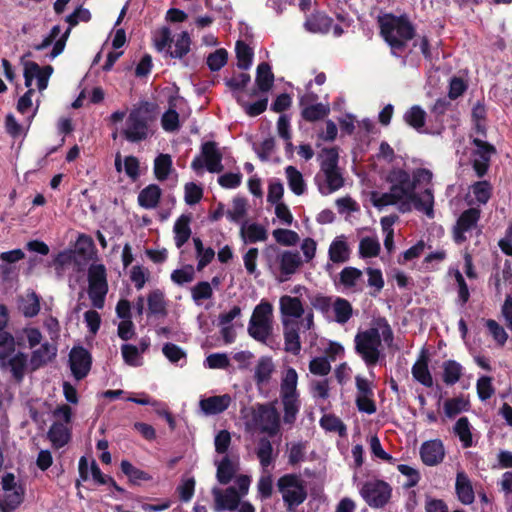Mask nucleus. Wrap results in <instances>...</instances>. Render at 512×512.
<instances>
[{
	"instance_id": "obj_39",
	"label": "nucleus",
	"mask_w": 512,
	"mask_h": 512,
	"mask_svg": "<svg viewBox=\"0 0 512 512\" xmlns=\"http://www.w3.org/2000/svg\"><path fill=\"white\" fill-rule=\"evenodd\" d=\"M442 369L443 382L449 386L456 384L463 374L462 365L455 360L444 361L442 364Z\"/></svg>"
},
{
	"instance_id": "obj_41",
	"label": "nucleus",
	"mask_w": 512,
	"mask_h": 512,
	"mask_svg": "<svg viewBox=\"0 0 512 512\" xmlns=\"http://www.w3.org/2000/svg\"><path fill=\"white\" fill-rule=\"evenodd\" d=\"M235 52L237 67L242 70H248L252 65L254 56L252 48L244 41L238 40L235 44Z\"/></svg>"
},
{
	"instance_id": "obj_56",
	"label": "nucleus",
	"mask_w": 512,
	"mask_h": 512,
	"mask_svg": "<svg viewBox=\"0 0 512 512\" xmlns=\"http://www.w3.org/2000/svg\"><path fill=\"white\" fill-rule=\"evenodd\" d=\"M321 427L329 432H338L340 436L346 433V426L340 418L333 414L324 415L320 419Z\"/></svg>"
},
{
	"instance_id": "obj_27",
	"label": "nucleus",
	"mask_w": 512,
	"mask_h": 512,
	"mask_svg": "<svg viewBox=\"0 0 512 512\" xmlns=\"http://www.w3.org/2000/svg\"><path fill=\"white\" fill-rule=\"evenodd\" d=\"M56 356V348L48 342L43 343L38 349L31 354L30 364L32 370H37L46 365Z\"/></svg>"
},
{
	"instance_id": "obj_46",
	"label": "nucleus",
	"mask_w": 512,
	"mask_h": 512,
	"mask_svg": "<svg viewBox=\"0 0 512 512\" xmlns=\"http://www.w3.org/2000/svg\"><path fill=\"white\" fill-rule=\"evenodd\" d=\"M120 467L121 471L134 485H139L141 482L150 481L152 479V476L149 473L133 466L128 460H122Z\"/></svg>"
},
{
	"instance_id": "obj_21",
	"label": "nucleus",
	"mask_w": 512,
	"mask_h": 512,
	"mask_svg": "<svg viewBox=\"0 0 512 512\" xmlns=\"http://www.w3.org/2000/svg\"><path fill=\"white\" fill-rule=\"evenodd\" d=\"M284 344L285 351L298 355L301 350V341L299 336V326L297 322H289L284 320Z\"/></svg>"
},
{
	"instance_id": "obj_42",
	"label": "nucleus",
	"mask_w": 512,
	"mask_h": 512,
	"mask_svg": "<svg viewBox=\"0 0 512 512\" xmlns=\"http://www.w3.org/2000/svg\"><path fill=\"white\" fill-rule=\"evenodd\" d=\"M16 343L10 332L0 333V367L6 368V363L15 352Z\"/></svg>"
},
{
	"instance_id": "obj_36",
	"label": "nucleus",
	"mask_w": 512,
	"mask_h": 512,
	"mask_svg": "<svg viewBox=\"0 0 512 512\" xmlns=\"http://www.w3.org/2000/svg\"><path fill=\"white\" fill-rule=\"evenodd\" d=\"M495 270L496 271L490 277L489 284L494 287L496 295L501 296L502 286L511 283L512 272L509 260L505 261V266L501 272L499 271V267H495Z\"/></svg>"
},
{
	"instance_id": "obj_17",
	"label": "nucleus",
	"mask_w": 512,
	"mask_h": 512,
	"mask_svg": "<svg viewBox=\"0 0 512 512\" xmlns=\"http://www.w3.org/2000/svg\"><path fill=\"white\" fill-rule=\"evenodd\" d=\"M318 190L322 195H329L341 189L345 184V179L341 169L318 173L315 177Z\"/></svg>"
},
{
	"instance_id": "obj_3",
	"label": "nucleus",
	"mask_w": 512,
	"mask_h": 512,
	"mask_svg": "<svg viewBox=\"0 0 512 512\" xmlns=\"http://www.w3.org/2000/svg\"><path fill=\"white\" fill-rule=\"evenodd\" d=\"M154 117L148 103L134 107L128 114L122 136L130 143H139L147 140L154 134L152 128Z\"/></svg>"
},
{
	"instance_id": "obj_25",
	"label": "nucleus",
	"mask_w": 512,
	"mask_h": 512,
	"mask_svg": "<svg viewBox=\"0 0 512 512\" xmlns=\"http://www.w3.org/2000/svg\"><path fill=\"white\" fill-rule=\"evenodd\" d=\"M455 490L458 499L464 505H470L474 502L475 495L472 484L464 472H458L456 476Z\"/></svg>"
},
{
	"instance_id": "obj_30",
	"label": "nucleus",
	"mask_w": 512,
	"mask_h": 512,
	"mask_svg": "<svg viewBox=\"0 0 512 512\" xmlns=\"http://www.w3.org/2000/svg\"><path fill=\"white\" fill-rule=\"evenodd\" d=\"M47 437L51 441L53 447L62 448L69 442L71 433L64 423L56 421L49 428Z\"/></svg>"
},
{
	"instance_id": "obj_43",
	"label": "nucleus",
	"mask_w": 512,
	"mask_h": 512,
	"mask_svg": "<svg viewBox=\"0 0 512 512\" xmlns=\"http://www.w3.org/2000/svg\"><path fill=\"white\" fill-rule=\"evenodd\" d=\"M332 305L335 321L342 325L347 323L353 315L351 303L345 298L336 297Z\"/></svg>"
},
{
	"instance_id": "obj_6",
	"label": "nucleus",
	"mask_w": 512,
	"mask_h": 512,
	"mask_svg": "<svg viewBox=\"0 0 512 512\" xmlns=\"http://www.w3.org/2000/svg\"><path fill=\"white\" fill-rule=\"evenodd\" d=\"M272 305L269 302H260L253 310L248 325V334L256 341L266 343L272 334Z\"/></svg>"
},
{
	"instance_id": "obj_28",
	"label": "nucleus",
	"mask_w": 512,
	"mask_h": 512,
	"mask_svg": "<svg viewBox=\"0 0 512 512\" xmlns=\"http://www.w3.org/2000/svg\"><path fill=\"white\" fill-rule=\"evenodd\" d=\"M255 83L260 92L267 93L274 85V74L267 62H261L257 66Z\"/></svg>"
},
{
	"instance_id": "obj_59",
	"label": "nucleus",
	"mask_w": 512,
	"mask_h": 512,
	"mask_svg": "<svg viewBox=\"0 0 512 512\" xmlns=\"http://www.w3.org/2000/svg\"><path fill=\"white\" fill-rule=\"evenodd\" d=\"M108 292V286L89 285L88 295L92 305L97 309H102L105 303V296Z\"/></svg>"
},
{
	"instance_id": "obj_20",
	"label": "nucleus",
	"mask_w": 512,
	"mask_h": 512,
	"mask_svg": "<svg viewBox=\"0 0 512 512\" xmlns=\"http://www.w3.org/2000/svg\"><path fill=\"white\" fill-rule=\"evenodd\" d=\"M428 363L429 357L426 351L423 350L418 360L412 366L411 372L416 381L430 388L433 386V377L429 371Z\"/></svg>"
},
{
	"instance_id": "obj_10",
	"label": "nucleus",
	"mask_w": 512,
	"mask_h": 512,
	"mask_svg": "<svg viewBox=\"0 0 512 512\" xmlns=\"http://www.w3.org/2000/svg\"><path fill=\"white\" fill-rule=\"evenodd\" d=\"M392 489L383 480L368 481L364 483L360 494L370 507H384L391 498Z\"/></svg>"
},
{
	"instance_id": "obj_58",
	"label": "nucleus",
	"mask_w": 512,
	"mask_h": 512,
	"mask_svg": "<svg viewBox=\"0 0 512 512\" xmlns=\"http://www.w3.org/2000/svg\"><path fill=\"white\" fill-rule=\"evenodd\" d=\"M372 204L377 208H382L389 205H395L401 201L400 196L394 193L391 189L389 192L381 193L372 192L371 194Z\"/></svg>"
},
{
	"instance_id": "obj_47",
	"label": "nucleus",
	"mask_w": 512,
	"mask_h": 512,
	"mask_svg": "<svg viewBox=\"0 0 512 512\" xmlns=\"http://www.w3.org/2000/svg\"><path fill=\"white\" fill-rule=\"evenodd\" d=\"M453 430L455 435L458 436L464 448H469L473 445L471 425L467 417L459 418L456 421Z\"/></svg>"
},
{
	"instance_id": "obj_55",
	"label": "nucleus",
	"mask_w": 512,
	"mask_h": 512,
	"mask_svg": "<svg viewBox=\"0 0 512 512\" xmlns=\"http://www.w3.org/2000/svg\"><path fill=\"white\" fill-rule=\"evenodd\" d=\"M237 103L244 109L247 115L256 117L266 111L268 105V98L264 97L254 103L244 102L239 95L235 96Z\"/></svg>"
},
{
	"instance_id": "obj_64",
	"label": "nucleus",
	"mask_w": 512,
	"mask_h": 512,
	"mask_svg": "<svg viewBox=\"0 0 512 512\" xmlns=\"http://www.w3.org/2000/svg\"><path fill=\"white\" fill-rule=\"evenodd\" d=\"M273 237L279 244L285 246L296 245L297 242L299 241L298 234L295 231L289 229H275L273 231Z\"/></svg>"
},
{
	"instance_id": "obj_33",
	"label": "nucleus",
	"mask_w": 512,
	"mask_h": 512,
	"mask_svg": "<svg viewBox=\"0 0 512 512\" xmlns=\"http://www.w3.org/2000/svg\"><path fill=\"white\" fill-rule=\"evenodd\" d=\"M426 112L418 105L412 106L408 109L403 116L406 124L418 132H422L426 123Z\"/></svg>"
},
{
	"instance_id": "obj_24",
	"label": "nucleus",
	"mask_w": 512,
	"mask_h": 512,
	"mask_svg": "<svg viewBox=\"0 0 512 512\" xmlns=\"http://www.w3.org/2000/svg\"><path fill=\"white\" fill-rule=\"evenodd\" d=\"M148 312L147 316L165 318L168 314L167 301L165 295L160 289L151 291L147 296Z\"/></svg>"
},
{
	"instance_id": "obj_60",
	"label": "nucleus",
	"mask_w": 512,
	"mask_h": 512,
	"mask_svg": "<svg viewBox=\"0 0 512 512\" xmlns=\"http://www.w3.org/2000/svg\"><path fill=\"white\" fill-rule=\"evenodd\" d=\"M247 213V201L243 197L233 199V208L228 210L226 215L232 222H239Z\"/></svg>"
},
{
	"instance_id": "obj_5",
	"label": "nucleus",
	"mask_w": 512,
	"mask_h": 512,
	"mask_svg": "<svg viewBox=\"0 0 512 512\" xmlns=\"http://www.w3.org/2000/svg\"><path fill=\"white\" fill-rule=\"evenodd\" d=\"M355 352L368 367L375 366L381 355V334L376 327L358 331L354 337Z\"/></svg>"
},
{
	"instance_id": "obj_1",
	"label": "nucleus",
	"mask_w": 512,
	"mask_h": 512,
	"mask_svg": "<svg viewBox=\"0 0 512 512\" xmlns=\"http://www.w3.org/2000/svg\"><path fill=\"white\" fill-rule=\"evenodd\" d=\"M380 35L390 47L391 54L401 57L408 42L415 38L416 28L407 14L386 13L378 18Z\"/></svg>"
},
{
	"instance_id": "obj_50",
	"label": "nucleus",
	"mask_w": 512,
	"mask_h": 512,
	"mask_svg": "<svg viewBox=\"0 0 512 512\" xmlns=\"http://www.w3.org/2000/svg\"><path fill=\"white\" fill-rule=\"evenodd\" d=\"M236 473V468L230 458L225 456L217 465L216 477L220 484L226 485L231 482Z\"/></svg>"
},
{
	"instance_id": "obj_61",
	"label": "nucleus",
	"mask_w": 512,
	"mask_h": 512,
	"mask_svg": "<svg viewBox=\"0 0 512 512\" xmlns=\"http://www.w3.org/2000/svg\"><path fill=\"white\" fill-rule=\"evenodd\" d=\"M89 285L108 286L106 268L102 264L92 265L88 270Z\"/></svg>"
},
{
	"instance_id": "obj_53",
	"label": "nucleus",
	"mask_w": 512,
	"mask_h": 512,
	"mask_svg": "<svg viewBox=\"0 0 512 512\" xmlns=\"http://www.w3.org/2000/svg\"><path fill=\"white\" fill-rule=\"evenodd\" d=\"M256 454L263 467H267L272 463L273 447L268 438L262 437L259 439Z\"/></svg>"
},
{
	"instance_id": "obj_9",
	"label": "nucleus",
	"mask_w": 512,
	"mask_h": 512,
	"mask_svg": "<svg viewBox=\"0 0 512 512\" xmlns=\"http://www.w3.org/2000/svg\"><path fill=\"white\" fill-rule=\"evenodd\" d=\"M474 149L471 151V163L473 170L479 178L485 176L490 167L491 157L496 154V148L480 137L471 136Z\"/></svg>"
},
{
	"instance_id": "obj_15",
	"label": "nucleus",
	"mask_w": 512,
	"mask_h": 512,
	"mask_svg": "<svg viewBox=\"0 0 512 512\" xmlns=\"http://www.w3.org/2000/svg\"><path fill=\"white\" fill-rule=\"evenodd\" d=\"M317 99L318 96L314 93H307L299 98V105L302 107L301 116L305 121L315 122L322 120L329 114V107L322 103L308 105Z\"/></svg>"
},
{
	"instance_id": "obj_49",
	"label": "nucleus",
	"mask_w": 512,
	"mask_h": 512,
	"mask_svg": "<svg viewBox=\"0 0 512 512\" xmlns=\"http://www.w3.org/2000/svg\"><path fill=\"white\" fill-rule=\"evenodd\" d=\"M339 153L337 147L324 148L322 150V160L320 162V173L340 169L338 166Z\"/></svg>"
},
{
	"instance_id": "obj_23",
	"label": "nucleus",
	"mask_w": 512,
	"mask_h": 512,
	"mask_svg": "<svg viewBox=\"0 0 512 512\" xmlns=\"http://www.w3.org/2000/svg\"><path fill=\"white\" fill-rule=\"evenodd\" d=\"M161 196V188L157 184H149L139 192L137 202L140 207L151 210L158 207Z\"/></svg>"
},
{
	"instance_id": "obj_40",
	"label": "nucleus",
	"mask_w": 512,
	"mask_h": 512,
	"mask_svg": "<svg viewBox=\"0 0 512 512\" xmlns=\"http://www.w3.org/2000/svg\"><path fill=\"white\" fill-rule=\"evenodd\" d=\"M298 374L296 370L289 367L283 376L280 384V396H300L297 390Z\"/></svg>"
},
{
	"instance_id": "obj_35",
	"label": "nucleus",
	"mask_w": 512,
	"mask_h": 512,
	"mask_svg": "<svg viewBox=\"0 0 512 512\" xmlns=\"http://www.w3.org/2000/svg\"><path fill=\"white\" fill-rule=\"evenodd\" d=\"M280 310L284 316H291L295 318H300L304 313L301 300L298 297H291L288 295L280 298Z\"/></svg>"
},
{
	"instance_id": "obj_19",
	"label": "nucleus",
	"mask_w": 512,
	"mask_h": 512,
	"mask_svg": "<svg viewBox=\"0 0 512 512\" xmlns=\"http://www.w3.org/2000/svg\"><path fill=\"white\" fill-rule=\"evenodd\" d=\"M231 400L229 394L210 396L200 401V407L206 415H217L228 409Z\"/></svg>"
},
{
	"instance_id": "obj_12",
	"label": "nucleus",
	"mask_w": 512,
	"mask_h": 512,
	"mask_svg": "<svg viewBox=\"0 0 512 512\" xmlns=\"http://www.w3.org/2000/svg\"><path fill=\"white\" fill-rule=\"evenodd\" d=\"M69 364L76 380L84 379L92 365V356L83 346H74L69 353Z\"/></svg>"
},
{
	"instance_id": "obj_16",
	"label": "nucleus",
	"mask_w": 512,
	"mask_h": 512,
	"mask_svg": "<svg viewBox=\"0 0 512 512\" xmlns=\"http://www.w3.org/2000/svg\"><path fill=\"white\" fill-rule=\"evenodd\" d=\"M212 494L214 496V509L215 511L237 509L241 502V495L235 487H228L224 491L219 488H213Z\"/></svg>"
},
{
	"instance_id": "obj_11",
	"label": "nucleus",
	"mask_w": 512,
	"mask_h": 512,
	"mask_svg": "<svg viewBox=\"0 0 512 512\" xmlns=\"http://www.w3.org/2000/svg\"><path fill=\"white\" fill-rule=\"evenodd\" d=\"M357 394L355 404L360 412L374 414L377 410L372 383L362 375L355 376Z\"/></svg>"
},
{
	"instance_id": "obj_18",
	"label": "nucleus",
	"mask_w": 512,
	"mask_h": 512,
	"mask_svg": "<svg viewBox=\"0 0 512 512\" xmlns=\"http://www.w3.org/2000/svg\"><path fill=\"white\" fill-rule=\"evenodd\" d=\"M420 456L424 464L434 466L441 463L445 456L444 446L441 440L426 441L420 448Z\"/></svg>"
},
{
	"instance_id": "obj_31",
	"label": "nucleus",
	"mask_w": 512,
	"mask_h": 512,
	"mask_svg": "<svg viewBox=\"0 0 512 512\" xmlns=\"http://www.w3.org/2000/svg\"><path fill=\"white\" fill-rule=\"evenodd\" d=\"M283 405V422L285 424L293 425L297 419L300 411L301 401L300 396H280Z\"/></svg>"
},
{
	"instance_id": "obj_8",
	"label": "nucleus",
	"mask_w": 512,
	"mask_h": 512,
	"mask_svg": "<svg viewBox=\"0 0 512 512\" xmlns=\"http://www.w3.org/2000/svg\"><path fill=\"white\" fill-rule=\"evenodd\" d=\"M253 421L260 426V430L274 437L280 430V414L275 404L258 403L252 412Z\"/></svg>"
},
{
	"instance_id": "obj_44",
	"label": "nucleus",
	"mask_w": 512,
	"mask_h": 512,
	"mask_svg": "<svg viewBox=\"0 0 512 512\" xmlns=\"http://www.w3.org/2000/svg\"><path fill=\"white\" fill-rule=\"evenodd\" d=\"M285 173L291 191L298 196L302 195L306 190V184L301 172L294 166H287Z\"/></svg>"
},
{
	"instance_id": "obj_54",
	"label": "nucleus",
	"mask_w": 512,
	"mask_h": 512,
	"mask_svg": "<svg viewBox=\"0 0 512 512\" xmlns=\"http://www.w3.org/2000/svg\"><path fill=\"white\" fill-rule=\"evenodd\" d=\"M362 277V271L356 267H345L339 274V282L347 289L356 286L357 281Z\"/></svg>"
},
{
	"instance_id": "obj_34",
	"label": "nucleus",
	"mask_w": 512,
	"mask_h": 512,
	"mask_svg": "<svg viewBox=\"0 0 512 512\" xmlns=\"http://www.w3.org/2000/svg\"><path fill=\"white\" fill-rule=\"evenodd\" d=\"M241 237L247 243H257L266 241L268 238L267 230L258 223H252L248 226L243 225L240 230Z\"/></svg>"
},
{
	"instance_id": "obj_62",
	"label": "nucleus",
	"mask_w": 512,
	"mask_h": 512,
	"mask_svg": "<svg viewBox=\"0 0 512 512\" xmlns=\"http://www.w3.org/2000/svg\"><path fill=\"white\" fill-rule=\"evenodd\" d=\"M155 47L158 51L172 48L173 38L171 37L170 28L167 26L161 27L154 36Z\"/></svg>"
},
{
	"instance_id": "obj_38",
	"label": "nucleus",
	"mask_w": 512,
	"mask_h": 512,
	"mask_svg": "<svg viewBox=\"0 0 512 512\" xmlns=\"http://www.w3.org/2000/svg\"><path fill=\"white\" fill-rule=\"evenodd\" d=\"M328 254L333 263H344L349 259L350 249L345 240L336 238L330 244Z\"/></svg>"
},
{
	"instance_id": "obj_52",
	"label": "nucleus",
	"mask_w": 512,
	"mask_h": 512,
	"mask_svg": "<svg viewBox=\"0 0 512 512\" xmlns=\"http://www.w3.org/2000/svg\"><path fill=\"white\" fill-rule=\"evenodd\" d=\"M380 243L376 238L364 237L359 243V254L362 258L377 257L380 253Z\"/></svg>"
},
{
	"instance_id": "obj_29",
	"label": "nucleus",
	"mask_w": 512,
	"mask_h": 512,
	"mask_svg": "<svg viewBox=\"0 0 512 512\" xmlns=\"http://www.w3.org/2000/svg\"><path fill=\"white\" fill-rule=\"evenodd\" d=\"M274 371L275 366L272 359L267 356L260 357L254 373V381L256 385L260 387L263 384H267Z\"/></svg>"
},
{
	"instance_id": "obj_32",
	"label": "nucleus",
	"mask_w": 512,
	"mask_h": 512,
	"mask_svg": "<svg viewBox=\"0 0 512 512\" xmlns=\"http://www.w3.org/2000/svg\"><path fill=\"white\" fill-rule=\"evenodd\" d=\"M28 356L24 352H17L11 358L8 359L6 367L10 368L13 378L17 382H21L24 378L25 371L27 368Z\"/></svg>"
},
{
	"instance_id": "obj_57",
	"label": "nucleus",
	"mask_w": 512,
	"mask_h": 512,
	"mask_svg": "<svg viewBox=\"0 0 512 512\" xmlns=\"http://www.w3.org/2000/svg\"><path fill=\"white\" fill-rule=\"evenodd\" d=\"M227 61V50L224 48H219L208 55L206 63L211 71L216 72L219 71L222 67H224L227 64Z\"/></svg>"
},
{
	"instance_id": "obj_51",
	"label": "nucleus",
	"mask_w": 512,
	"mask_h": 512,
	"mask_svg": "<svg viewBox=\"0 0 512 512\" xmlns=\"http://www.w3.org/2000/svg\"><path fill=\"white\" fill-rule=\"evenodd\" d=\"M470 403L463 397L448 399L444 403V412L448 418H453L463 411H468Z\"/></svg>"
},
{
	"instance_id": "obj_4",
	"label": "nucleus",
	"mask_w": 512,
	"mask_h": 512,
	"mask_svg": "<svg viewBox=\"0 0 512 512\" xmlns=\"http://www.w3.org/2000/svg\"><path fill=\"white\" fill-rule=\"evenodd\" d=\"M276 487L282 496L286 510L289 512H294L307 499L306 482L298 474L287 473L282 475L278 478Z\"/></svg>"
},
{
	"instance_id": "obj_14",
	"label": "nucleus",
	"mask_w": 512,
	"mask_h": 512,
	"mask_svg": "<svg viewBox=\"0 0 512 512\" xmlns=\"http://www.w3.org/2000/svg\"><path fill=\"white\" fill-rule=\"evenodd\" d=\"M54 69L51 65L40 67L38 63L29 61L24 66V80L25 86L30 88L34 78L37 79V87L39 91H43L47 88L49 78L52 75Z\"/></svg>"
},
{
	"instance_id": "obj_7",
	"label": "nucleus",
	"mask_w": 512,
	"mask_h": 512,
	"mask_svg": "<svg viewBox=\"0 0 512 512\" xmlns=\"http://www.w3.org/2000/svg\"><path fill=\"white\" fill-rule=\"evenodd\" d=\"M223 154L215 141H207L201 145V154L191 162V168L199 173L206 168L210 173H220L224 170Z\"/></svg>"
},
{
	"instance_id": "obj_37",
	"label": "nucleus",
	"mask_w": 512,
	"mask_h": 512,
	"mask_svg": "<svg viewBox=\"0 0 512 512\" xmlns=\"http://www.w3.org/2000/svg\"><path fill=\"white\" fill-rule=\"evenodd\" d=\"M174 48L167 49V53L172 58L182 59L190 51L191 38L187 31H182L176 36V40L173 41Z\"/></svg>"
},
{
	"instance_id": "obj_2",
	"label": "nucleus",
	"mask_w": 512,
	"mask_h": 512,
	"mask_svg": "<svg viewBox=\"0 0 512 512\" xmlns=\"http://www.w3.org/2000/svg\"><path fill=\"white\" fill-rule=\"evenodd\" d=\"M391 184L390 189L403 198L413 201V206L417 211L424 212L428 217L434 216V196L432 190L427 188L419 195L415 192V183L412 181L411 175L402 168L392 169L386 178Z\"/></svg>"
},
{
	"instance_id": "obj_48",
	"label": "nucleus",
	"mask_w": 512,
	"mask_h": 512,
	"mask_svg": "<svg viewBox=\"0 0 512 512\" xmlns=\"http://www.w3.org/2000/svg\"><path fill=\"white\" fill-rule=\"evenodd\" d=\"M172 169V158L169 154H160L154 160V175L159 181H165Z\"/></svg>"
},
{
	"instance_id": "obj_26",
	"label": "nucleus",
	"mask_w": 512,
	"mask_h": 512,
	"mask_svg": "<svg viewBox=\"0 0 512 512\" xmlns=\"http://www.w3.org/2000/svg\"><path fill=\"white\" fill-rule=\"evenodd\" d=\"M191 219L190 214H182L174 223V241L177 248H181L191 237Z\"/></svg>"
},
{
	"instance_id": "obj_45",
	"label": "nucleus",
	"mask_w": 512,
	"mask_h": 512,
	"mask_svg": "<svg viewBox=\"0 0 512 512\" xmlns=\"http://www.w3.org/2000/svg\"><path fill=\"white\" fill-rule=\"evenodd\" d=\"M301 257L298 252L285 251L280 256V270L283 275H291L301 265Z\"/></svg>"
},
{
	"instance_id": "obj_13",
	"label": "nucleus",
	"mask_w": 512,
	"mask_h": 512,
	"mask_svg": "<svg viewBox=\"0 0 512 512\" xmlns=\"http://www.w3.org/2000/svg\"><path fill=\"white\" fill-rule=\"evenodd\" d=\"M480 214V210L474 207L469 208L460 214L453 228V239L456 244L460 245L467 240L465 233L471 231L477 226Z\"/></svg>"
},
{
	"instance_id": "obj_22",
	"label": "nucleus",
	"mask_w": 512,
	"mask_h": 512,
	"mask_svg": "<svg viewBox=\"0 0 512 512\" xmlns=\"http://www.w3.org/2000/svg\"><path fill=\"white\" fill-rule=\"evenodd\" d=\"M333 24V19L324 12L312 13L305 21L304 26L311 33L327 34Z\"/></svg>"
},
{
	"instance_id": "obj_63",
	"label": "nucleus",
	"mask_w": 512,
	"mask_h": 512,
	"mask_svg": "<svg viewBox=\"0 0 512 512\" xmlns=\"http://www.w3.org/2000/svg\"><path fill=\"white\" fill-rule=\"evenodd\" d=\"M472 192L480 204H486L492 192V187L487 181H478L472 185Z\"/></svg>"
}]
</instances>
